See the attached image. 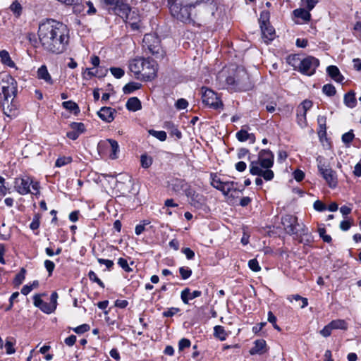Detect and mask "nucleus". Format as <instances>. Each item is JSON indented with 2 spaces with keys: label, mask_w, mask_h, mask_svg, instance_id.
<instances>
[{
  "label": "nucleus",
  "mask_w": 361,
  "mask_h": 361,
  "mask_svg": "<svg viewBox=\"0 0 361 361\" xmlns=\"http://www.w3.org/2000/svg\"><path fill=\"white\" fill-rule=\"evenodd\" d=\"M317 168L319 174L323 177L330 188H336L338 185L336 172L334 171L329 164H326L322 160L317 159Z\"/></svg>",
  "instance_id": "obj_8"
},
{
  "label": "nucleus",
  "mask_w": 361,
  "mask_h": 361,
  "mask_svg": "<svg viewBox=\"0 0 361 361\" xmlns=\"http://www.w3.org/2000/svg\"><path fill=\"white\" fill-rule=\"evenodd\" d=\"M90 329V327L88 324H84L82 325H80L75 328H73V330L75 333L78 334H81L85 332L88 331Z\"/></svg>",
  "instance_id": "obj_49"
},
{
  "label": "nucleus",
  "mask_w": 361,
  "mask_h": 361,
  "mask_svg": "<svg viewBox=\"0 0 361 361\" xmlns=\"http://www.w3.org/2000/svg\"><path fill=\"white\" fill-rule=\"evenodd\" d=\"M269 15L267 11H263L260 14L259 23L261 25H267V22L269 20Z\"/></svg>",
  "instance_id": "obj_56"
},
{
  "label": "nucleus",
  "mask_w": 361,
  "mask_h": 361,
  "mask_svg": "<svg viewBox=\"0 0 361 361\" xmlns=\"http://www.w3.org/2000/svg\"><path fill=\"white\" fill-rule=\"evenodd\" d=\"M149 224L150 222L147 220L142 221V224H138L135 226V234L137 235H140L145 231V226L149 225Z\"/></svg>",
  "instance_id": "obj_50"
},
{
  "label": "nucleus",
  "mask_w": 361,
  "mask_h": 361,
  "mask_svg": "<svg viewBox=\"0 0 361 361\" xmlns=\"http://www.w3.org/2000/svg\"><path fill=\"white\" fill-rule=\"evenodd\" d=\"M322 91L327 96H334L336 92L335 87L331 84L324 85Z\"/></svg>",
  "instance_id": "obj_40"
},
{
  "label": "nucleus",
  "mask_w": 361,
  "mask_h": 361,
  "mask_svg": "<svg viewBox=\"0 0 361 361\" xmlns=\"http://www.w3.org/2000/svg\"><path fill=\"white\" fill-rule=\"evenodd\" d=\"M214 336L219 338L221 341H224L226 338L227 334L226 333L224 328L221 326H216L214 329Z\"/></svg>",
  "instance_id": "obj_32"
},
{
  "label": "nucleus",
  "mask_w": 361,
  "mask_h": 361,
  "mask_svg": "<svg viewBox=\"0 0 361 361\" xmlns=\"http://www.w3.org/2000/svg\"><path fill=\"white\" fill-rule=\"evenodd\" d=\"M104 148L109 154V157L111 159H116L118 158L120 152L119 145L117 141L113 139H107L99 143L98 149L101 150Z\"/></svg>",
  "instance_id": "obj_11"
},
{
  "label": "nucleus",
  "mask_w": 361,
  "mask_h": 361,
  "mask_svg": "<svg viewBox=\"0 0 361 361\" xmlns=\"http://www.w3.org/2000/svg\"><path fill=\"white\" fill-rule=\"evenodd\" d=\"M115 113V110L111 107H102L97 112L99 117L106 121L107 123L111 122L114 119V114Z\"/></svg>",
  "instance_id": "obj_18"
},
{
  "label": "nucleus",
  "mask_w": 361,
  "mask_h": 361,
  "mask_svg": "<svg viewBox=\"0 0 361 361\" xmlns=\"http://www.w3.org/2000/svg\"><path fill=\"white\" fill-rule=\"evenodd\" d=\"M235 183L233 181H223L216 175L212 178L211 185L221 191L224 195H227L228 192L233 189Z\"/></svg>",
  "instance_id": "obj_13"
},
{
  "label": "nucleus",
  "mask_w": 361,
  "mask_h": 361,
  "mask_svg": "<svg viewBox=\"0 0 361 361\" xmlns=\"http://www.w3.org/2000/svg\"><path fill=\"white\" fill-rule=\"evenodd\" d=\"M202 102L215 109H221L223 106L222 102L219 99L216 94L210 89L202 88Z\"/></svg>",
  "instance_id": "obj_9"
},
{
  "label": "nucleus",
  "mask_w": 361,
  "mask_h": 361,
  "mask_svg": "<svg viewBox=\"0 0 361 361\" xmlns=\"http://www.w3.org/2000/svg\"><path fill=\"white\" fill-rule=\"evenodd\" d=\"M331 329H341V330H347L348 329V323L344 319H335L332 320L330 323Z\"/></svg>",
  "instance_id": "obj_27"
},
{
  "label": "nucleus",
  "mask_w": 361,
  "mask_h": 361,
  "mask_svg": "<svg viewBox=\"0 0 361 361\" xmlns=\"http://www.w3.org/2000/svg\"><path fill=\"white\" fill-rule=\"evenodd\" d=\"M295 17L301 18L304 22H309L311 19V14L309 11L304 8H297L293 11Z\"/></svg>",
  "instance_id": "obj_24"
},
{
  "label": "nucleus",
  "mask_w": 361,
  "mask_h": 361,
  "mask_svg": "<svg viewBox=\"0 0 361 361\" xmlns=\"http://www.w3.org/2000/svg\"><path fill=\"white\" fill-rule=\"evenodd\" d=\"M306 114L305 112H300V111L297 109V122L301 128H304L307 126Z\"/></svg>",
  "instance_id": "obj_35"
},
{
  "label": "nucleus",
  "mask_w": 361,
  "mask_h": 361,
  "mask_svg": "<svg viewBox=\"0 0 361 361\" xmlns=\"http://www.w3.org/2000/svg\"><path fill=\"white\" fill-rule=\"evenodd\" d=\"M141 166L143 168H149L152 164V159L145 154H142L140 158Z\"/></svg>",
  "instance_id": "obj_42"
},
{
  "label": "nucleus",
  "mask_w": 361,
  "mask_h": 361,
  "mask_svg": "<svg viewBox=\"0 0 361 361\" xmlns=\"http://www.w3.org/2000/svg\"><path fill=\"white\" fill-rule=\"evenodd\" d=\"M180 311L179 308L177 307H171L168 309L166 311H164L162 314L165 317H171L175 315Z\"/></svg>",
  "instance_id": "obj_53"
},
{
  "label": "nucleus",
  "mask_w": 361,
  "mask_h": 361,
  "mask_svg": "<svg viewBox=\"0 0 361 361\" xmlns=\"http://www.w3.org/2000/svg\"><path fill=\"white\" fill-rule=\"evenodd\" d=\"M143 47L147 49L150 54L154 55L156 59H163L164 51L160 46V40L154 34H146L144 36Z\"/></svg>",
  "instance_id": "obj_7"
},
{
  "label": "nucleus",
  "mask_w": 361,
  "mask_h": 361,
  "mask_svg": "<svg viewBox=\"0 0 361 361\" xmlns=\"http://www.w3.org/2000/svg\"><path fill=\"white\" fill-rule=\"evenodd\" d=\"M261 29L263 35L268 40H272L274 37V30L272 27L268 25H261Z\"/></svg>",
  "instance_id": "obj_30"
},
{
  "label": "nucleus",
  "mask_w": 361,
  "mask_h": 361,
  "mask_svg": "<svg viewBox=\"0 0 361 361\" xmlns=\"http://www.w3.org/2000/svg\"><path fill=\"white\" fill-rule=\"evenodd\" d=\"M190 188L188 184L184 180L181 179H177L172 183V189L176 192L183 191L186 194V190H188Z\"/></svg>",
  "instance_id": "obj_22"
},
{
  "label": "nucleus",
  "mask_w": 361,
  "mask_h": 361,
  "mask_svg": "<svg viewBox=\"0 0 361 361\" xmlns=\"http://www.w3.org/2000/svg\"><path fill=\"white\" fill-rule=\"evenodd\" d=\"M248 267L252 271L255 272L259 271L261 270V267L256 259L249 260Z\"/></svg>",
  "instance_id": "obj_45"
},
{
  "label": "nucleus",
  "mask_w": 361,
  "mask_h": 361,
  "mask_svg": "<svg viewBox=\"0 0 361 361\" xmlns=\"http://www.w3.org/2000/svg\"><path fill=\"white\" fill-rule=\"evenodd\" d=\"M188 105V102H187V100L183 98L178 99L176 103V107L179 110L186 109Z\"/></svg>",
  "instance_id": "obj_54"
},
{
  "label": "nucleus",
  "mask_w": 361,
  "mask_h": 361,
  "mask_svg": "<svg viewBox=\"0 0 361 361\" xmlns=\"http://www.w3.org/2000/svg\"><path fill=\"white\" fill-rule=\"evenodd\" d=\"M168 4L171 15L183 23H190L191 19V8L194 7L193 5H183L178 0H168Z\"/></svg>",
  "instance_id": "obj_5"
},
{
  "label": "nucleus",
  "mask_w": 361,
  "mask_h": 361,
  "mask_svg": "<svg viewBox=\"0 0 361 361\" xmlns=\"http://www.w3.org/2000/svg\"><path fill=\"white\" fill-rule=\"evenodd\" d=\"M318 2L319 0H301V6L306 10L310 11L315 7Z\"/></svg>",
  "instance_id": "obj_34"
},
{
  "label": "nucleus",
  "mask_w": 361,
  "mask_h": 361,
  "mask_svg": "<svg viewBox=\"0 0 361 361\" xmlns=\"http://www.w3.org/2000/svg\"><path fill=\"white\" fill-rule=\"evenodd\" d=\"M71 128L73 130L78 132L79 134L85 131V126L82 123L73 122L71 124Z\"/></svg>",
  "instance_id": "obj_44"
},
{
  "label": "nucleus",
  "mask_w": 361,
  "mask_h": 361,
  "mask_svg": "<svg viewBox=\"0 0 361 361\" xmlns=\"http://www.w3.org/2000/svg\"><path fill=\"white\" fill-rule=\"evenodd\" d=\"M353 173L355 176H361V160L355 166Z\"/></svg>",
  "instance_id": "obj_64"
},
{
  "label": "nucleus",
  "mask_w": 361,
  "mask_h": 361,
  "mask_svg": "<svg viewBox=\"0 0 361 361\" xmlns=\"http://www.w3.org/2000/svg\"><path fill=\"white\" fill-rule=\"evenodd\" d=\"M190 341L187 338H182L180 340L178 343V348L180 350H183L186 348H189L190 346Z\"/></svg>",
  "instance_id": "obj_57"
},
{
  "label": "nucleus",
  "mask_w": 361,
  "mask_h": 361,
  "mask_svg": "<svg viewBox=\"0 0 361 361\" xmlns=\"http://www.w3.org/2000/svg\"><path fill=\"white\" fill-rule=\"evenodd\" d=\"M299 228H297L298 233H295L300 238V242L304 244H309L312 240V237L311 233L309 232L308 228L304 224H300L298 226Z\"/></svg>",
  "instance_id": "obj_16"
},
{
  "label": "nucleus",
  "mask_w": 361,
  "mask_h": 361,
  "mask_svg": "<svg viewBox=\"0 0 361 361\" xmlns=\"http://www.w3.org/2000/svg\"><path fill=\"white\" fill-rule=\"evenodd\" d=\"M88 277L90 281L97 283L100 287L104 288V283L97 277V274L93 271H90L88 273Z\"/></svg>",
  "instance_id": "obj_43"
},
{
  "label": "nucleus",
  "mask_w": 361,
  "mask_h": 361,
  "mask_svg": "<svg viewBox=\"0 0 361 361\" xmlns=\"http://www.w3.org/2000/svg\"><path fill=\"white\" fill-rule=\"evenodd\" d=\"M288 300L290 302L293 301V300H295L296 301L301 300L302 301V305H300L301 308H304V307H307L308 305L307 299L306 298H303L298 294L288 296Z\"/></svg>",
  "instance_id": "obj_37"
},
{
  "label": "nucleus",
  "mask_w": 361,
  "mask_h": 361,
  "mask_svg": "<svg viewBox=\"0 0 361 361\" xmlns=\"http://www.w3.org/2000/svg\"><path fill=\"white\" fill-rule=\"evenodd\" d=\"M14 188L20 195H24L28 193L37 195L39 193V184L34 182L31 178H17L14 181Z\"/></svg>",
  "instance_id": "obj_6"
},
{
  "label": "nucleus",
  "mask_w": 361,
  "mask_h": 361,
  "mask_svg": "<svg viewBox=\"0 0 361 361\" xmlns=\"http://www.w3.org/2000/svg\"><path fill=\"white\" fill-rule=\"evenodd\" d=\"M236 137L240 142L250 140L251 142H255V136L252 133H248L247 131L242 129L236 133Z\"/></svg>",
  "instance_id": "obj_26"
},
{
  "label": "nucleus",
  "mask_w": 361,
  "mask_h": 361,
  "mask_svg": "<svg viewBox=\"0 0 361 361\" xmlns=\"http://www.w3.org/2000/svg\"><path fill=\"white\" fill-rule=\"evenodd\" d=\"M129 69L137 78L150 80L157 75V64L152 59L136 58L130 61Z\"/></svg>",
  "instance_id": "obj_3"
},
{
  "label": "nucleus",
  "mask_w": 361,
  "mask_h": 361,
  "mask_svg": "<svg viewBox=\"0 0 361 361\" xmlns=\"http://www.w3.org/2000/svg\"><path fill=\"white\" fill-rule=\"evenodd\" d=\"M44 267L49 272V274L51 275L55 268V264L52 261L46 259L44 261Z\"/></svg>",
  "instance_id": "obj_58"
},
{
  "label": "nucleus",
  "mask_w": 361,
  "mask_h": 361,
  "mask_svg": "<svg viewBox=\"0 0 361 361\" xmlns=\"http://www.w3.org/2000/svg\"><path fill=\"white\" fill-rule=\"evenodd\" d=\"M0 58L2 63L11 68L15 66V63L11 60L10 55L7 51L1 50L0 51Z\"/></svg>",
  "instance_id": "obj_28"
},
{
  "label": "nucleus",
  "mask_w": 361,
  "mask_h": 361,
  "mask_svg": "<svg viewBox=\"0 0 361 361\" xmlns=\"http://www.w3.org/2000/svg\"><path fill=\"white\" fill-rule=\"evenodd\" d=\"M37 35L42 49L51 54L66 51L70 41L68 26L53 19H46L39 23Z\"/></svg>",
  "instance_id": "obj_1"
},
{
  "label": "nucleus",
  "mask_w": 361,
  "mask_h": 361,
  "mask_svg": "<svg viewBox=\"0 0 361 361\" xmlns=\"http://www.w3.org/2000/svg\"><path fill=\"white\" fill-rule=\"evenodd\" d=\"M328 75L336 82H341L344 77L341 74L338 68L336 66H329L326 68Z\"/></svg>",
  "instance_id": "obj_20"
},
{
  "label": "nucleus",
  "mask_w": 361,
  "mask_h": 361,
  "mask_svg": "<svg viewBox=\"0 0 361 361\" xmlns=\"http://www.w3.org/2000/svg\"><path fill=\"white\" fill-rule=\"evenodd\" d=\"M37 78L41 80H44L49 85L53 84V80L48 72L46 66L43 65L39 67L37 70Z\"/></svg>",
  "instance_id": "obj_21"
},
{
  "label": "nucleus",
  "mask_w": 361,
  "mask_h": 361,
  "mask_svg": "<svg viewBox=\"0 0 361 361\" xmlns=\"http://www.w3.org/2000/svg\"><path fill=\"white\" fill-rule=\"evenodd\" d=\"M185 195L187 196L190 204L196 208H201L206 204V198L204 195L196 192L190 188L188 190H186Z\"/></svg>",
  "instance_id": "obj_14"
},
{
  "label": "nucleus",
  "mask_w": 361,
  "mask_h": 361,
  "mask_svg": "<svg viewBox=\"0 0 361 361\" xmlns=\"http://www.w3.org/2000/svg\"><path fill=\"white\" fill-rule=\"evenodd\" d=\"M319 61L313 56H307L300 61L299 71L305 75H312L318 67Z\"/></svg>",
  "instance_id": "obj_10"
},
{
  "label": "nucleus",
  "mask_w": 361,
  "mask_h": 361,
  "mask_svg": "<svg viewBox=\"0 0 361 361\" xmlns=\"http://www.w3.org/2000/svg\"><path fill=\"white\" fill-rule=\"evenodd\" d=\"M6 83L2 86L1 107L4 114L11 118L16 115V106L13 102L17 92V82L13 78L8 77Z\"/></svg>",
  "instance_id": "obj_4"
},
{
  "label": "nucleus",
  "mask_w": 361,
  "mask_h": 361,
  "mask_svg": "<svg viewBox=\"0 0 361 361\" xmlns=\"http://www.w3.org/2000/svg\"><path fill=\"white\" fill-rule=\"evenodd\" d=\"M201 295L202 292L200 290H194L193 292L190 293V290L188 288H186L181 291L180 298L185 304H188L190 300L198 298Z\"/></svg>",
  "instance_id": "obj_19"
},
{
  "label": "nucleus",
  "mask_w": 361,
  "mask_h": 361,
  "mask_svg": "<svg viewBox=\"0 0 361 361\" xmlns=\"http://www.w3.org/2000/svg\"><path fill=\"white\" fill-rule=\"evenodd\" d=\"M97 262L101 264H104L108 269H110L114 264L112 260L102 258H97Z\"/></svg>",
  "instance_id": "obj_59"
},
{
  "label": "nucleus",
  "mask_w": 361,
  "mask_h": 361,
  "mask_svg": "<svg viewBox=\"0 0 361 361\" xmlns=\"http://www.w3.org/2000/svg\"><path fill=\"white\" fill-rule=\"evenodd\" d=\"M343 102L345 106L349 108H354L357 104L355 98V93L353 91H350L344 95Z\"/></svg>",
  "instance_id": "obj_25"
},
{
  "label": "nucleus",
  "mask_w": 361,
  "mask_h": 361,
  "mask_svg": "<svg viewBox=\"0 0 361 361\" xmlns=\"http://www.w3.org/2000/svg\"><path fill=\"white\" fill-rule=\"evenodd\" d=\"M72 161V158L71 157H59L56 159L55 162V166L61 167L65 165L70 164Z\"/></svg>",
  "instance_id": "obj_39"
},
{
  "label": "nucleus",
  "mask_w": 361,
  "mask_h": 361,
  "mask_svg": "<svg viewBox=\"0 0 361 361\" xmlns=\"http://www.w3.org/2000/svg\"><path fill=\"white\" fill-rule=\"evenodd\" d=\"M354 138V134L352 132H348L343 135L342 140L345 143H350Z\"/></svg>",
  "instance_id": "obj_60"
},
{
  "label": "nucleus",
  "mask_w": 361,
  "mask_h": 361,
  "mask_svg": "<svg viewBox=\"0 0 361 361\" xmlns=\"http://www.w3.org/2000/svg\"><path fill=\"white\" fill-rule=\"evenodd\" d=\"M281 224L286 232L289 235H294L298 233L297 227L300 226L298 221V217L291 215L286 214L281 217Z\"/></svg>",
  "instance_id": "obj_12"
},
{
  "label": "nucleus",
  "mask_w": 361,
  "mask_h": 361,
  "mask_svg": "<svg viewBox=\"0 0 361 361\" xmlns=\"http://www.w3.org/2000/svg\"><path fill=\"white\" fill-rule=\"evenodd\" d=\"M113 12L121 17L125 20H128L130 18V16L135 14V12L131 13V9L130 6L125 2L123 0H120L117 6L115 7V9Z\"/></svg>",
  "instance_id": "obj_15"
},
{
  "label": "nucleus",
  "mask_w": 361,
  "mask_h": 361,
  "mask_svg": "<svg viewBox=\"0 0 361 361\" xmlns=\"http://www.w3.org/2000/svg\"><path fill=\"white\" fill-rule=\"evenodd\" d=\"M332 330L331 324H328L319 331V334L324 337H328L331 335Z\"/></svg>",
  "instance_id": "obj_55"
},
{
  "label": "nucleus",
  "mask_w": 361,
  "mask_h": 361,
  "mask_svg": "<svg viewBox=\"0 0 361 361\" xmlns=\"http://www.w3.org/2000/svg\"><path fill=\"white\" fill-rule=\"evenodd\" d=\"M180 274L183 279H188L192 274V270L188 267H180L179 269Z\"/></svg>",
  "instance_id": "obj_47"
},
{
  "label": "nucleus",
  "mask_w": 361,
  "mask_h": 361,
  "mask_svg": "<svg viewBox=\"0 0 361 361\" xmlns=\"http://www.w3.org/2000/svg\"><path fill=\"white\" fill-rule=\"evenodd\" d=\"M314 208L315 210L322 212L326 209V205L320 200H317L314 202Z\"/></svg>",
  "instance_id": "obj_61"
},
{
  "label": "nucleus",
  "mask_w": 361,
  "mask_h": 361,
  "mask_svg": "<svg viewBox=\"0 0 361 361\" xmlns=\"http://www.w3.org/2000/svg\"><path fill=\"white\" fill-rule=\"evenodd\" d=\"M274 154L268 149H262L258 154V159L250 164V173L254 176H262L267 180L274 178V173L271 168L274 164Z\"/></svg>",
  "instance_id": "obj_2"
},
{
  "label": "nucleus",
  "mask_w": 361,
  "mask_h": 361,
  "mask_svg": "<svg viewBox=\"0 0 361 361\" xmlns=\"http://www.w3.org/2000/svg\"><path fill=\"white\" fill-rule=\"evenodd\" d=\"M149 133L160 141H165L167 137L166 133L163 130L157 131L152 129L149 130Z\"/></svg>",
  "instance_id": "obj_36"
},
{
  "label": "nucleus",
  "mask_w": 361,
  "mask_h": 361,
  "mask_svg": "<svg viewBox=\"0 0 361 361\" xmlns=\"http://www.w3.org/2000/svg\"><path fill=\"white\" fill-rule=\"evenodd\" d=\"M62 106L65 109H66L71 111H73L75 114H77L78 112H79V107H78V104L73 101L63 102L62 103Z\"/></svg>",
  "instance_id": "obj_33"
},
{
  "label": "nucleus",
  "mask_w": 361,
  "mask_h": 361,
  "mask_svg": "<svg viewBox=\"0 0 361 361\" xmlns=\"http://www.w3.org/2000/svg\"><path fill=\"white\" fill-rule=\"evenodd\" d=\"M111 74L116 78H121L124 75V71L121 68L113 67L110 68Z\"/></svg>",
  "instance_id": "obj_48"
},
{
  "label": "nucleus",
  "mask_w": 361,
  "mask_h": 361,
  "mask_svg": "<svg viewBox=\"0 0 361 361\" xmlns=\"http://www.w3.org/2000/svg\"><path fill=\"white\" fill-rule=\"evenodd\" d=\"M119 1L120 0H102V2L104 6H109V11H113L115 9V7L117 6Z\"/></svg>",
  "instance_id": "obj_46"
},
{
  "label": "nucleus",
  "mask_w": 361,
  "mask_h": 361,
  "mask_svg": "<svg viewBox=\"0 0 361 361\" xmlns=\"http://www.w3.org/2000/svg\"><path fill=\"white\" fill-rule=\"evenodd\" d=\"M10 10L13 12L16 17L20 16L23 11V7L18 1H13L10 6Z\"/></svg>",
  "instance_id": "obj_31"
},
{
  "label": "nucleus",
  "mask_w": 361,
  "mask_h": 361,
  "mask_svg": "<svg viewBox=\"0 0 361 361\" xmlns=\"http://www.w3.org/2000/svg\"><path fill=\"white\" fill-rule=\"evenodd\" d=\"M312 106V102L310 100H305L303 102H302L298 106V109H299V111H300V112L303 113V112H305L307 113V111L310 109Z\"/></svg>",
  "instance_id": "obj_41"
},
{
  "label": "nucleus",
  "mask_w": 361,
  "mask_h": 361,
  "mask_svg": "<svg viewBox=\"0 0 361 361\" xmlns=\"http://www.w3.org/2000/svg\"><path fill=\"white\" fill-rule=\"evenodd\" d=\"M25 272L26 270L24 268H22L20 272L16 276L14 279V284L17 286H19L25 278Z\"/></svg>",
  "instance_id": "obj_38"
},
{
  "label": "nucleus",
  "mask_w": 361,
  "mask_h": 361,
  "mask_svg": "<svg viewBox=\"0 0 361 361\" xmlns=\"http://www.w3.org/2000/svg\"><path fill=\"white\" fill-rule=\"evenodd\" d=\"M268 350L267 343L264 339H257L254 342V346L250 350V355H262Z\"/></svg>",
  "instance_id": "obj_17"
},
{
  "label": "nucleus",
  "mask_w": 361,
  "mask_h": 361,
  "mask_svg": "<svg viewBox=\"0 0 361 361\" xmlns=\"http://www.w3.org/2000/svg\"><path fill=\"white\" fill-rule=\"evenodd\" d=\"M126 106L130 111H137L142 108L140 99L137 97H130L128 99Z\"/></svg>",
  "instance_id": "obj_23"
},
{
  "label": "nucleus",
  "mask_w": 361,
  "mask_h": 361,
  "mask_svg": "<svg viewBox=\"0 0 361 361\" xmlns=\"http://www.w3.org/2000/svg\"><path fill=\"white\" fill-rule=\"evenodd\" d=\"M293 177L297 181H301L305 177V173L302 171L298 169L293 172Z\"/></svg>",
  "instance_id": "obj_63"
},
{
  "label": "nucleus",
  "mask_w": 361,
  "mask_h": 361,
  "mask_svg": "<svg viewBox=\"0 0 361 361\" xmlns=\"http://www.w3.org/2000/svg\"><path fill=\"white\" fill-rule=\"evenodd\" d=\"M39 309L47 314H50L54 311V305H51L49 303L45 302H44Z\"/></svg>",
  "instance_id": "obj_52"
},
{
  "label": "nucleus",
  "mask_w": 361,
  "mask_h": 361,
  "mask_svg": "<svg viewBox=\"0 0 361 361\" xmlns=\"http://www.w3.org/2000/svg\"><path fill=\"white\" fill-rule=\"evenodd\" d=\"M118 265L127 272H130L132 269L129 267L128 262L124 258H119L118 260Z\"/></svg>",
  "instance_id": "obj_51"
},
{
  "label": "nucleus",
  "mask_w": 361,
  "mask_h": 361,
  "mask_svg": "<svg viewBox=\"0 0 361 361\" xmlns=\"http://www.w3.org/2000/svg\"><path fill=\"white\" fill-rule=\"evenodd\" d=\"M5 348L7 354H13L16 352L13 348V343L11 341H7L5 344Z\"/></svg>",
  "instance_id": "obj_62"
},
{
  "label": "nucleus",
  "mask_w": 361,
  "mask_h": 361,
  "mask_svg": "<svg viewBox=\"0 0 361 361\" xmlns=\"http://www.w3.org/2000/svg\"><path fill=\"white\" fill-rule=\"evenodd\" d=\"M141 87V85L138 82H131L126 84L123 88V91L125 94H130L133 92L139 90Z\"/></svg>",
  "instance_id": "obj_29"
}]
</instances>
